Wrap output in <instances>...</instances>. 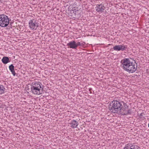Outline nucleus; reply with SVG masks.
<instances>
[{
  "label": "nucleus",
  "instance_id": "obj_1",
  "mask_svg": "<svg viewBox=\"0 0 149 149\" xmlns=\"http://www.w3.org/2000/svg\"><path fill=\"white\" fill-rule=\"evenodd\" d=\"M131 58H124L121 61V66L124 70L129 73H133L136 70L137 66L131 61Z\"/></svg>",
  "mask_w": 149,
  "mask_h": 149
},
{
  "label": "nucleus",
  "instance_id": "obj_2",
  "mask_svg": "<svg viewBox=\"0 0 149 149\" xmlns=\"http://www.w3.org/2000/svg\"><path fill=\"white\" fill-rule=\"evenodd\" d=\"M123 101L113 100L109 107V109L112 113H118L122 107Z\"/></svg>",
  "mask_w": 149,
  "mask_h": 149
},
{
  "label": "nucleus",
  "instance_id": "obj_3",
  "mask_svg": "<svg viewBox=\"0 0 149 149\" xmlns=\"http://www.w3.org/2000/svg\"><path fill=\"white\" fill-rule=\"evenodd\" d=\"M43 88L42 84L40 82H36L32 84L31 86V91L34 94L39 95L42 94L41 90H42Z\"/></svg>",
  "mask_w": 149,
  "mask_h": 149
},
{
  "label": "nucleus",
  "instance_id": "obj_4",
  "mask_svg": "<svg viewBox=\"0 0 149 149\" xmlns=\"http://www.w3.org/2000/svg\"><path fill=\"white\" fill-rule=\"evenodd\" d=\"M10 19L5 14L0 15V26L5 27L9 24Z\"/></svg>",
  "mask_w": 149,
  "mask_h": 149
},
{
  "label": "nucleus",
  "instance_id": "obj_5",
  "mask_svg": "<svg viewBox=\"0 0 149 149\" xmlns=\"http://www.w3.org/2000/svg\"><path fill=\"white\" fill-rule=\"evenodd\" d=\"M29 24L30 29L32 30H36L39 26L38 23L37 22L36 19H35L30 20Z\"/></svg>",
  "mask_w": 149,
  "mask_h": 149
},
{
  "label": "nucleus",
  "instance_id": "obj_6",
  "mask_svg": "<svg viewBox=\"0 0 149 149\" xmlns=\"http://www.w3.org/2000/svg\"><path fill=\"white\" fill-rule=\"evenodd\" d=\"M96 11L98 12H104L105 7L102 4H98L96 8Z\"/></svg>",
  "mask_w": 149,
  "mask_h": 149
},
{
  "label": "nucleus",
  "instance_id": "obj_7",
  "mask_svg": "<svg viewBox=\"0 0 149 149\" xmlns=\"http://www.w3.org/2000/svg\"><path fill=\"white\" fill-rule=\"evenodd\" d=\"M70 124V127L71 128L74 129L77 127L79 125L78 122L75 120H72Z\"/></svg>",
  "mask_w": 149,
  "mask_h": 149
},
{
  "label": "nucleus",
  "instance_id": "obj_8",
  "mask_svg": "<svg viewBox=\"0 0 149 149\" xmlns=\"http://www.w3.org/2000/svg\"><path fill=\"white\" fill-rule=\"evenodd\" d=\"M67 45L70 48L76 49V42L74 41L70 42L67 43Z\"/></svg>",
  "mask_w": 149,
  "mask_h": 149
},
{
  "label": "nucleus",
  "instance_id": "obj_9",
  "mask_svg": "<svg viewBox=\"0 0 149 149\" xmlns=\"http://www.w3.org/2000/svg\"><path fill=\"white\" fill-rule=\"evenodd\" d=\"M1 61L5 64H7L10 61L9 58L7 56H4L2 58Z\"/></svg>",
  "mask_w": 149,
  "mask_h": 149
},
{
  "label": "nucleus",
  "instance_id": "obj_10",
  "mask_svg": "<svg viewBox=\"0 0 149 149\" xmlns=\"http://www.w3.org/2000/svg\"><path fill=\"white\" fill-rule=\"evenodd\" d=\"M127 109H128V108H125L124 107H123V106H122V107H121V109L120 111H119V113H120L122 115H126Z\"/></svg>",
  "mask_w": 149,
  "mask_h": 149
},
{
  "label": "nucleus",
  "instance_id": "obj_11",
  "mask_svg": "<svg viewBox=\"0 0 149 149\" xmlns=\"http://www.w3.org/2000/svg\"><path fill=\"white\" fill-rule=\"evenodd\" d=\"M9 69L14 76L16 75V73L14 70V66L13 64L10 65L9 66Z\"/></svg>",
  "mask_w": 149,
  "mask_h": 149
},
{
  "label": "nucleus",
  "instance_id": "obj_12",
  "mask_svg": "<svg viewBox=\"0 0 149 149\" xmlns=\"http://www.w3.org/2000/svg\"><path fill=\"white\" fill-rule=\"evenodd\" d=\"M5 88L2 85H0V94H2L4 93Z\"/></svg>",
  "mask_w": 149,
  "mask_h": 149
},
{
  "label": "nucleus",
  "instance_id": "obj_13",
  "mask_svg": "<svg viewBox=\"0 0 149 149\" xmlns=\"http://www.w3.org/2000/svg\"><path fill=\"white\" fill-rule=\"evenodd\" d=\"M120 45V50L123 51L126 50V49H127V46L126 45Z\"/></svg>",
  "mask_w": 149,
  "mask_h": 149
},
{
  "label": "nucleus",
  "instance_id": "obj_14",
  "mask_svg": "<svg viewBox=\"0 0 149 149\" xmlns=\"http://www.w3.org/2000/svg\"><path fill=\"white\" fill-rule=\"evenodd\" d=\"M113 48L114 50L117 51H119L120 50V45H116L115 46H114Z\"/></svg>",
  "mask_w": 149,
  "mask_h": 149
},
{
  "label": "nucleus",
  "instance_id": "obj_15",
  "mask_svg": "<svg viewBox=\"0 0 149 149\" xmlns=\"http://www.w3.org/2000/svg\"><path fill=\"white\" fill-rule=\"evenodd\" d=\"M138 148V146L136 145H132L130 147V148L129 149H137Z\"/></svg>",
  "mask_w": 149,
  "mask_h": 149
},
{
  "label": "nucleus",
  "instance_id": "obj_16",
  "mask_svg": "<svg viewBox=\"0 0 149 149\" xmlns=\"http://www.w3.org/2000/svg\"><path fill=\"white\" fill-rule=\"evenodd\" d=\"M132 113V110L131 109H129V110L127 109V111L126 115H130Z\"/></svg>",
  "mask_w": 149,
  "mask_h": 149
},
{
  "label": "nucleus",
  "instance_id": "obj_17",
  "mask_svg": "<svg viewBox=\"0 0 149 149\" xmlns=\"http://www.w3.org/2000/svg\"><path fill=\"white\" fill-rule=\"evenodd\" d=\"M122 104H123V107H124L126 108H128V106L127 105V104L126 103H124V102H123V103H122Z\"/></svg>",
  "mask_w": 149,
  "mask_h": 149
},
{
  "label": "nucleus",
  "instance_id": "obj_18",
  "mask_svg": "<svg viewBox=\"0 0 149 149\" xmlns=\"http://www.w3.org/2000/svg\"><path fill=\"white\" fill-rule=\"evenodd\" d=\"M76 48L79 46H80V42H76Z\"/></svg>",
  "mask_w": 149,
  "mask_h": 149
},
{
  "label": "nucleus",
  "instance_id": "obj_19",
  "mask_svg": "<svg viewBox=\"0 0 149 149\" xmlns=\"http://www.w3.org/2000/svg\"><path fill=\"white\" fill-rule=\"evenodd\" d=\"M125 147L127 149H129L130 148V146L128 144L126 145Z\"/></svg>",
  "mask_w": 149,
  "mask_h": 149
},
{
  "label": "nucleus",
  "instance_id": "obj_20",
  "mask_svg": "<svg viewBox=\"0 0 149 149\" xmlns=\"http://www.w3.org/2000/svg\"><path fill=\"white\" fill-rule=\"evenodd\" d=\"M143 115H144L143 113H141L140 115V116H139V117L140 118H142V117L143 116Z\"/></svg>",
  "mask_w": 149,
  "mask_h": 149
},
{
  "label": "nucleus",
  "instance_id": "obj_21",
  "mask_svg": "<svg viewBox=\"0 0 149 149\" xmlns=\"http://www.w3.org/2000/svg\"><path fill=\"white\" fill-rule=\"evenodd\" d=\"M92 90V88H89V91L90 92V93H92V91H91Z\"/></svg>",
  "mask_w": 149,
  "mask_h": 149
},
{
  "label": "nucleus",
  "instance_id": "obj_22",
  "mask_svg": "<svg viewBox=\"0 0 149 149\" xmlns=\"http://www.w3.org/2000/svg\"><path fill=\"white\" fill-rule=\"evenodd\" d=\"M84 45V44L83 43H80V46H83Z\"/></svg>",
  "mask_w": 149,
  "mask_h": 149
},
{
  "label": "nucleus",
  "instance_id": "obj_23",
  "mask_svg": "<svg viewBox=\"0 0 149 149\" xmlns=\"http://www.w3.org/2000/svg\"><path fill=\"white\" fill-rule=\"evenodd\" d=\"M148 127H149V123L148 124Z\"/></svg>",
  "mask_w": 149,
  "mask_h": 149
},
{
  "label": "nucleus",
  "instance_id": "obj_24",
  "mask_svg": "<svg viewBox=\"0 0 149 149\" xmlns=\"http://www.w3.org/2000/svg\"><path fill=\"white\" fill-rule=\"evenodd\" d=\"M137 149H139V148L138 147V148H137Z\"/></svg>",
  "mask_w": 149,
  "mask_h": 149
}]
</instances>
